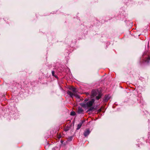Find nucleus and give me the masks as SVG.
<instances>
[{
  "instance_id": "nucleus-1",
  "label": "nucleus",
  "mask_w": 150,
  "mask_h": 150,
  "mask_svg": "<svg viewBox=\"0 0 150 150\" xmlns=\"http://www.w3.org/2000/svg\"><path fill=\"white\" fill-rule=\"evenodd\" d=\"M98 95L96 97V99L97 100L99 99L101 96V93L99 92L98 91L96 90H93L92 91L91 94V98H93Z\"/></svg>"
},
{
  "instance_id": "nucleus-2",
  "label": "nucleus",
  "mask_w": 150,
  "mask_h": 150,
  "mask_svg": "<svg viewBox=\"0 0 150 150\" xmlns=\"http://www.w3.org/2000/svg\"><path fill=\"white\" fill-rule=\"evenodd\" d=\"M94 102V100L92 99L90 101L88 102L86 104L85 103H82L81 104V106L84 108H87L88 107H91L92 106L93 103Z\"/></svg>"
},
{
  "instance_id": "nucleus-3",
  "label": "nucleus",
  "mask_w": 150,
  "mask_h": 150,
  "mask_svg": "<svg viewBox=\"0 0 150 150\" xmlns=\"http://www.w3.org/2000/svg\"><path fill=\"white\" fill-rule=\"evenodd\" d=\"M69 89L71 90L73 92H72L70 91H68L67 93L71 97H73L74 96H75V93L77 91L76 89L73 87H70Z\"/></svg>"
},
{
  "instance_id": "nucleus-4",
  "label": "nucleus",
  "mask_w": 150,
  "mask_h": 150,
  "mask_svg": "<svg viewBox=\"0 0 150 150\" xmlns=\"http://www.w3.org/2000/svg\"><path fill=\"white\" fill-rule=\"evenodd\" d=\"M91 131H90L89 129H87L84 132L83 135L85 137L87 136L90 133Z\"/></svg>"
},
{
  "instance_id": "nucleus-5",
  "label": "nucleus",
  "mask_w": 150,
  "mask_h": 150,
  "mask_svg": "<svg viewBox=\"0 0 150 150\" xmlns=\"http://www.w3.org/2000/svg\"><path fill=\"white\" fill-rule=\"evenodd\" d=\"M83 110L80 107L78 108L77 112L78 114H80L83 113Z\"/></svg>"
},
{
  "instance_id": "nucleus-6",
  "label": "nucleus",
  "mask_w": 150,
  "mask_h": 150,
  "mask_svg": "<svg viewBox=\"0 0 150 150\" xmlns=\"http://www.w3.org/2000/svg\"><path fill=\"white\" fill-rule=\"evenodd\" d=\"M72 125L70 124H68L67 125V126L65 128V131H67L69 130L71 126Z\"/></svg>"
},
{
  "instance_id": "nucleus-7",
  "label": "nucleus",
  "mask_w": 150,
  "mask_h": 150,
  "mask_svg": "<svg viewBox=\"0 0 150 150\" xmlns=\"http://www.w3.org/2000/svg\"><path fill=\"white\" fill-rule=\"evenodd\" d=\"M82 125V123H80L78 125L77 128L76 129V130H78L79 129H80V128L81 127V126Z\"/></svg>"
},
{
  "instance_id": "nucleus-8",
  "label": "nucleus",
  "mask_w": 150,
  "mask_h": 150,
  "mask_svg": "<svg viewBox=\"0 0 150 150\" xmlns=\"http://www.w3.org/2000/svg\"><path fill=\"white\" fill-rule=\"evenodd\" d=\"M73 139V137L70 136L68 137L67 140L69 141H71Z\"/></svg>"
},
{
  "instance_id": "nucleus-9",
  "label": "nucleus",
  "mask_w": 150,
  "mask_h": 150,
  "mask_svg": "<svg viewBox=\"0 0 150 150\" xmlns=\"http://www.w3.org/2000/svg\"><path fill=\"white\" fill-rule=\"evenodd\" d=\"M70 115H71L74 116L76 115V112L74 111L71 112V113Z\"/></svg>"
},
{
  "instance_id": "nucleus-10",
  "label": "nucleus",
  "mask_w": 150,
  "mask_h": 150,
  "mask_svg": "<svg viewBox=\"0 0 150 150\" xmlns=\"http://www.w3.org/2000/svg\"><path fill=\"white\" fill-rule=\"evenodd\" d=\"M61 137V135H58L57 138L59 139H60Z\"/></svg>"
},
{
  "instance_id": "nucleus-11",
  "label": "nucleus",
  "mask_w": 150,
  "mask_h": 150,
  "mask_svg": "<svg viewBox=\"0 0 150 150\" xmlns=\"http://www.w3.org/2000/svg\"><path fill=\"white\" fill-rule=\"evenodd\" d=\"M93 109V108H91L89 110H88V111H91Z\"/></svg>"
},
{
  "instance_id": "nucleus-12",
  "label": "nucleus",
  "mask_w": 150,
  "mask_h": 150,
  "mask_svg": "<svg viewBox=\"0 0 150 150\" xmlns=\"http://www.w3.org/2000/svg\"><path fill=\"white\" fill-rule=\"evenodd\" d=\"M54 71H52V74L53 76H54Z\"/></svg>"
},
{
  "instance_id": "nucleus-13",
  "label": "nucleus",
  "mask_w": 150,
  "mask_h": 150,
  "mask_svg": "<svg viewBox=\"0 0 150 150\" xmlns=\"http://www.w3.org/2000/svg\"><path fill=\"white\" fill-rule=\"evenodd\" d=\"M101 110V109H99L98 110V112H100Z\"/></svg>"
},
{
  "instance_id": "nucleus-14",
  "label": "nucleus",
  "mask_w": 150,
  "mask_h": 150,
  "mask_svg": "<svg viewBox=\"0 0 150 150\" xmlns=\"http://www.w3.org/2000/svg\"><path fill=\"white\" fill-rule=\"evenodd\" d=\"M86 94L87 95H88L89 94V93H86Z\"/></svg>"
},
{
  "instance_id": "nucleus-15",
  "label": "nucleus",
  "mask_w": 150,
  "mask_h": 150,
  "mask_svg": "<svg viewBox=\"0 0 150 150\" xmlns=\"http://www.w3.org/2000/svg\"><path fill=\"white\" fill-rule=\"evenodd\" d=\"M63 142V141H62V140H61V142L62 143V142Z\"/></svg>"
},
{
  "instance_id": "nucleus-16",
  "label": "nucleus",
  "mask_w": 150,
  "mask_h": 150,
  "mask_svg": "<svg viewBox=\"0 0 150 150\" xmlns=\"http://www.w3.org/2000/svg\"><path fill=\"white\" fill-rule=\"evenodd\" d=\"M148 59H150V57H148Z\"/></svg>"
},
{
  "instance_id": "nucleus-17",
  "label": "nucleus",
  "mask_w": 150,
  "mask_h": 150,
  "mask_svg": "<svg viewBox=\"0 0 150 150\" xmlns=\"http://www.w3.org/2000/svg\"><path fill=\"white\" fill-rule=\"evenodd\" d=\"M74 122H73V126L74 125Z\"/></svg>"
}]
</instances>
